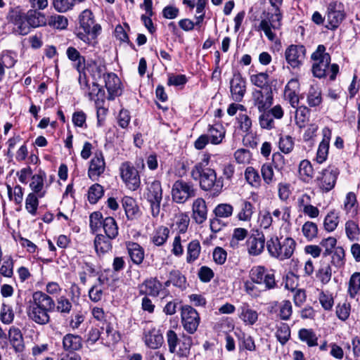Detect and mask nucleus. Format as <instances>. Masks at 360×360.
<instances>
[{
  "label": "nucleus",
  "mask_w": 360,
  "mask_h": 360,
  "mask_svg": "<svg viewBox=\"0 0 360 360\" xmlns=\"http://www.w3.org/2000/svg\"><path fill=\"white\" fill-rule=\"evenodd\" d=\"M55 306L54 300L48 294L36 291L27 302L26 314L28 319L35 323L46 325L50 321L49 313L54 310Z\"/></svg>",
  "instance_id": "obj_1"
},
{
  "label": "nucleus",
  "mask_w": 360,
  "mask_h": 360,
  "mask_svg": "<svg viewBox=\"0 0 360 360\" xmlns=\"http://www.w3.org/2000/svg\"><path fill=\"white\" fill-rule=\"evenodd\" d=\"M272 9L271 11H263L260 18L261 21L257 27L258 31H263L265 36L270 40L274 41L276 38L274 32L281 27L283 18L280 6L283 0H269Z\"/></svg>",
  "instance_id": "obj_2"
},
{
  "label": "nucleus",
  "mask_w": 360,
  "mask_h": 360,
  "mask_svg": "<svg viewBox=\"0 0 360 360\" xmlns=\"http://www.w3.org/2000/svg\"><path fill=\"white\" fill-rule=\"evenodd\" d=\"M311 59L314 61L312 65V72L314 77L322 78L330 73V79L334 80L339 72V66L337 64L331 65L330 56L326 53V47L323 45H319L316 50L311 54Z\"/></svg>",
  "instance_id": "obj_3"
},
{
  "label": "nucleus",
  "mask_w": 360,
  "mask_h": 360,
  "mask_svg": "<svg viewBox=\"0 0 360 360\" xmlns=\"http://www.w3.org/2000/svg\"><path fill=\"white\" fill-rule=\"evenodd\" d=\"M296 246L295 240L291 237H271L266 242V248L270 256L280 261L290 259Z\"/></svg>",
  "instance_id": "obj_4"
},
{
  "label": "nucleus",
  "mask_w": 360,
  "mask_h": 360,
  "mask_svg": "<svg viewBox=\"0 0 360 360\" xmlns=\"http://www.w3.org/2000/svg\"><path fill=\"white\" fill-rule=\"evenodd\" d=\"M195 180L200 179V188L204 191H211L214 195H219L224 186L221 178H217L215 171L210 168H201V165H195L191 171Z\"/></svg>",
  "instance_id": "obj_5"
},
{
  "label": "nucleus",
  "mask_w": 360,
  "mask_h": 360,
  "mask_svg": "<svg viewBox=\"0 0 360 360\" xmlns=\"http://www.w3.org/2000/svg\"><path fill=\"white\" fill-rule=\"evenodd\" d=\"M79 28L77 37L87 44L92 43L101 31V26L95 23L94 16L91 11L85 9L79 16Z\"/></svg>",
  "instance_id": "obj_6"
},
{
  "label": "nucleus",
  "mask_w": 360,
  "mask_h": 360,
  "mask_svg": "<svg viewBox=\"0 0 360 360\" xmlns=\"http://www.w3.org/2000/svg\"><path fill=\"white\" fill-rule=\"evenodd\" d=\"M166 341L168 350L171 354H175L180 358H186L190 355L193 345V339L191 336L183 334L179 337L175 331L169 330L166 333Z\"/></svg>",
  "instance_id": "obj_7"
},
{
  "label": "nucleus",
  "mask_w": 360,
  "mask_h": 360,
  "mask_svg": "<svg viewBox=\"0 0 360 360\" xmlns=\"http://www.w3.org/2000/svg\"><path fill=\"white\" fill-rule=\"evenodd\" d=\"M143 192V198L150 205V212L153 217H157L160 212V203L162 200V188L161 183L158 180L146 182Z\"/></svg>",
  "instance_id": "obj_8"
},
{
  "label": "nucleus",
  "mask_w": 360,
  "mask_h": 360,
  "mask_svg": "<svg viewBox=\"0 0 360 360\" xmlns=\"http://www.w3.org/2000/svg\"><path fill=\"white\" fill-rule=\"evenodd\" d=\"M346 18L344 4L338 1L330 2L327 6L326 27L328 30H336Z\"/></svg>",
  "instance_id": "obj_9"
},
{
  "label": "nucleus",
  "mask_w": 360,
  "mask_h": 360,
  "mask_svg": "<svg viewBox=\"0 0 360 360\" xmlns=\"http://www.w3.org/2000/svg\"><path fill=\"white\" fill-rule=\"evenodd\" d=\"M120 177L127 188L134 191L140 187L139 173L131 162H122L120 167Z\"/></svg>",
  "instance_id": "obj_10"
},
{
  "label": "nucleus",
  "mask_w": 360,
  "mask_h": 360,
  "mask_svg": "<svg viewBox=\"0 0 360 360\" xmlns=\"http://www.w3.org/2000/svg\"><path fill=\"white\" fill-rule=\"evenodd\" d=\"M339 174L340 171L335 166L329 165L319 173L316 179L318 187L323 192H329L335 187Z\"/></svg>",
  "instance_id": "obj_11"
},
{
  "label": "nucleus",
  "mask_w": 360,
  "mask_h": 360,
  "mask_svg": "<svg viewBox=\"0 0 360 360\" xmlns=\"http://www.w3.org/2000/svg\"><path fill=\"white\" fill-rule=\"evenodd\" d=\"M181 319L184 329L189 334H193L197 330L200 322L199 314L189 305L181 307Z\"/></svg>",
  "instance_id": "obj_12"
},
{
  "label": "nucleus",
  "mask_w": 360,
  "mask_h": 360,
  "mask_svg": "<svg viewBox=\"0 0 360 360\" xmlns=\"http://www.w3.org/2000/svg\"><path fill=\"white\" fill-rule=\"evenodd\" d=\"M195 191L191 183L183 180L176 181L172 188V197L176 203H184L190 198L195 196Z\"/></svg>",
  "instance_id": "obj_13"
},
{
  "label": "nucleus",
  "mask_w": 360,
  "mask_h": 360,
  "mask_svg": "<svg viewBox=\"0 0 360 360\" xmlns=\"http://www.w3.org/2000/svg\"><path fill=\"white\" fill-rule=\"evenodd\" d=\"M250 278L253 283L264 284L266 289H272L276 286L274 273L262 266L253 267L250 271Z\"/></svg>",
  "instance_id": "obj_14"
},
{
  "label": "nucleus",
  "mask_w": 360,
  "mask_h": 360,
  "mask_svg": "<svg viewBox=\"0 0 360 360\" xmlns=\"http://www.w3.org/2000/svg\"><path fill=\"white\" fill-rule=\"evenodd\" d=\"M143 340L148 347L153 349L160 348L164 342L160 330L156 328L150 322L145 323Z\"/></svg>",
  "instance_id": "obj_15"
},
{
  "label": "nucleus",
  "mask_w": 360,
  "mask_h": 360,
  "mask_svg": "<svg viewBox=\"0 0 360 360\" xmlns=\"http://www.w3.org/2000/svg\"><path fill=\"white\" fill-rule=\"evenodd\" d=\"M306 49L302 45H290L285 51V58L292 68H297L303 63Z\"/></svg>",
  "instance_id": "obj_16"
},
{
  "label": "nucleus",
  "mask_w": 360,
  "mask_h": 360,
  "mask_svg": "<svg viewBox=\"0 0 360 360\" xmlns=\"http://www.w3.org/2000/svg\"><path fill=\"white\" fill-rule=\"evenodd\" d=\"M9 21L13 25V30L20 35H26L30 31L25 14L18 8L13 9L8 15Z\"/></svg>",
  "instance_id": "obj_17"
},
{
  "label": "nucleus",
  "mask_w": 360,
  "mask_h": 360,
  "mask_svg": "<svg viewBox=\"0 0 360 360\" xmlns=\"http://www.w3.org/2000/svg\"><path fill=\"white\" fill-rule=\"evenodd\" d=\"M252 100L259 112L269 109L273 103V95L271 88L264 90H255L252 92Z\"/></svg>",
  "instance_id": "obj_18"
},
{
  "label": "nucleus",
  "mask_w": 360,
  "mask_h": 360,
  "mask_svg": "<svg viewBox=\"0 0 360 360\" xmlns=\"http://www.w3.org/2000/svg\"><path fill=\"white\" fill-rule=\"evenodd\" d=\"M230 91L232 99L236 102L243 100L246 92V82L239 72H235L230 81Z\"/></svg>",
  "instance_id": "obj_19"
},
{
  "label": "nucleus",
  "mask_w": 360,
  "mask_h": 360,
  "mask_svg": "<svg viewBox=\"0 0 360 360\" xmlns=\"http://www.w3.org/2000/svg\"><path fill=\"white\" fill-rule=\"evenodd\" d=\"M246 245L250 255H259L264 251L265 247L264 235L258 231L251 234L246 241Z\"/></svg>",
  "instance_id": "obj_20"
},
{
  "label": "nucleus",
  "mask_w": 360,
  "mask_h": 360,
  "mask_svg": "<svg viewBox=\"0 0 360 360\" xmlns=\"http://www.w3.org/2000/svg\"><path fill=\"white\" fill-rule=\"evenodd\" d=\"M105 162L101 152H96L91 160L88 169V176L92 181H97L104 172Z\"/></svg>",
  "instance_id": "obj_21"
},
{
  "label": "nucleus",
  "mask_w": 360,
  "mask_h": 360,
  "mask_svg": "<svg viewBox=\"0 0 360 360\" xmlns=\"http://www.w3.org/2000/svg\"><path fill=\"white\" fill-rule=\"evenodd\" d=\"M105 86L108 90V100H114L115 97L122 94L121 82L119 77L113 72L103 74Z\"/></svg>",
  "instance_id": "obj_22"
},
{
  "label": "nucleus",
  "mask_w": 360,
  "mask_h": 360,
  "mask_svg": "<svg viewBox=\"0 0 360 360\" xmlns=\"http://www.w3.org/2000/svg\"><path fill=\"white\" fill-rule=\"evenodd\" d=\"M322 134L323 139L319 145L316 156V161L319 164L324 162L327 159L332 132L329 128L325 127Z\"/></svg>",
  "instance_id": "obj_23"
},
{
  "label": "nucleus",
  "mask_w": 360,
  "mask_h": 360,
  "mask_svg": "<svg viewBox=\"0 0 360 360\" xmlns=\"http://www.w3.org/2000/svg\"><path fill=\"white\" fill-rule=\"evenodd\" d=\"M300 84L297 79H291L285 87L284 97L292 107L296 108L299 103L297 95Z\"/></svg>",
  "instance_id": "obj_24"
},
{
  "label": "nucleus",
  "mask_w": 360,
  "mask_h": 360,
  "mask_svg": "<svg viewBox=\"0 0 360 360\" xmlns=\"http://www.w3.org/2000/svg\"><path fill=\"white\" fill-rule=\"evenodd\" d=\"M238 312V317L246 325L252 326L257 321L258 313L246 302L239 307Z\"/></svg>",
  "instance_id": "obj_25"
},
{
  "label": "nucleus",
  "mask_w": 360,
  "mask_h": 360,
  "mask_svg": "<svg viewBox=\"0 0 360 360\" xmlns=\"http://www.w3.org/2000/svg\"><path fill=\"white\" fill-rule=\"evenodd\" d=\"M10 344L16 353H22L25 349V343L20 330L16 327H11L8 331Z\"/></svg>",
  "instance_id": "obj_26"
},
{
  "label": "nucleus",
  "mask_w": 360,
  "mask_h": 360,
  "mask_svg": "<svg viewBox=\"0 0 360 360\" xmlns=\"http://www.w3.org/2000/svg\"><path fill=\"white\" fill-rule=\"evenodd\" d=\"M162 285L159 281L156 278H150L140 285L139 290L140 293L142 295L157 297L162 290Z\"/></svg>",
  "instance_id": "obj_27"
},
{
  "label": "nucleus",
  "mask_w": 360,
  "mask_h": 360,
  "mask_svg": "<svg viewBox=\"0 0 360 360\" xmlns=\"http://www.w3.org/2000/svg\"><path fill=\"white\" fill-rule=\"evenodd\" d=\"M27 21L30 27L37 28L39 27H45L47 25L46 15L37 10L30 9L26 13Z\"/></svg>",
  "instance_id": "obj_28"
},
{
  "label": "nucleus",
  "mask_w": 360,
  "mask_h": 360,
  "mask_svg": "<svg viewBox=\"0 0 360 360\" xmlns=\"http://www.w3.org/2000/svg\"><path fill=\"white\" fill-rule=\"evenodd\" d=\"M82 347V339L79 335L69 333L63 338V347L67 352L74 354L75 351L80 349Z\"/></svg>",
  "instance_id": "obj_29"
},
{
  "label": "nucleus",
  "mask_w": 360,
  "mask_h": 360,
  "mask_svg": "<svg viewBox=\"0 0 360 360\" xmlns=\"http://www.w3.org/2000/svg\"><path fill=\"white\" fill-rule=\"evenodd\" d=\"M343 209L351 218H354L359 213V203L356 195L353 192H349L345 198Z\"/></svg>",
  "instance_id": "obj_30"
},
{
  "label": "nucleus",
  "mask_w": 360,
  "mask_h": 360,
  "mask_svg": "<svg viewBox=\"0 0 360 360\" xmlns=\"http://www.w3.org/2000/svg\"><path fill=\"white\" fill-rule=\"evenodd\" d=\"M193 217L198 224H202L207 219V206L201 198H197L193 203Z\"/></svg>",
  "instance_id": "obj_31"
},
{
  "label": "nucleus",
  "mask_w": 360,
  "mask_h": 360,
  "mask_svg": "<svg viewBox=\"0 0 360 360\" xmlns=\"http://www.w3.org/2000/svg\"><path fill=\"white\" fill-rule=\"evenodd\" d=\"M66 54L68 59L75 63L74 66L79 72H82L85 69V58L80 53L72 46L67 49Z\"/></svg>",
  "instance_id": "obj_32"
},
{
  "label": "nucleus",
  "mask_w": 360,
  "mask_h": 360,
  "mask_svg": "<svg viewBox=\"0 0 360 360\" xmlns=\"http://www.w3.org/2000/svg\"><path fill=\"white\" fill-rule=\"evenodd\" d=\"M111 240L107 236L96 235L94 239V247L98 255H104L112 250Z\"/></svg>",
  "instance_id": "obj_33"
},
{
  "label": "nucleus",
  "mask_w": 360,
  "mask_h": 360,
  "mask_svg": "<svg viewBox=\"0 0 360 360\" xmlns=\"http://www.w3.org/2000/svg\"><path fill=\"white\" fill-rule=\"evenodd\" d=\"M225 129L219 124L210 125L206 135L209 136L210 143L214 145H218L221 143L225 136Z\"/></svg>",
  "instance_id": "obj_34"
},
{
  "label": "nucleus",
  "mask_w": 360,
  "mask_h": 360,
  "mask_svg": "<svg viewBox=\"0 0 360 360\" xmlns=\"http://www.w3.org/2000/svg\"><path fill=\"white\" fill-rule=\"evenodd\" d=\"M122 202L127 219L130 220L135 219L139 212V208L135 200L131 197L124 196Z\"/></svg>",
  "instance_id": "obj_35"
},
{
  "label": "nucleus",
  "mask_w": 360,
  "mask_h": 360,
  "mask_svg": "<svg viewBox=\"0 0 360 360\" xmlns=\"http://www.w3.org/2000/svg\"><path fill=\"white\" fill-rule=\"evenodd\" d=\"M310 196L307 194H304L298 200L300 207H302V212L304 214L310 218H316L319 214V210L316 207L309 204Z\"/></svg>",
  "instance_id": "obj_36"
},
{
  "label": "nucleus",
  "mask_w": 360,
  "mask_h": 360,
  "mask_svg": "<svg viewBox=\"0 0 360 360\" xmlns=\"http://www.w3.org/2000/svg\"><path fill=\"white\" fill-rule=\"evenodd\" d=\"M127 250L133 263L136 264L142 263L144 259V250L140 245L136 243H129L127 245Z\"/></svg>",
  "instance_id": "obj_37"
},
{
  "label": "nucleus",
  "mask_w": 360,
  "mask_h": 360,
  "mask_svg": "<svg viewBox=\"0 0 360 360\" xmlns=\"http://www.w3.org/2000/svg\"><path fill=\"white\" fill-rule=\"evenodd\" d=\"M253 209V205L250 202L245 200H241L237 219L239 221H250L254 213Z\"/></svg>",
  "instance_id": "obj_38"
},
{
  "label": "nucleus",
  "mask_w": 360,
  "mask_h": 360,
  "mask_svg": "<svg viewBox=\"0 0 360 360\" xmlns=\"http://www.w3.org/2000/svg\"><path fill=\"white\" fill-rule=\"evenodd\" d=\"M200 251L201 246L200 242L198 240L191 241L187 246L186 262L188 264H193L198 259Z\"/></svg>",
  "instance_id": "obj_39"
},
{
  "label": "nucleus",
  "mask_w": 360,
  "mask_h": 360,
  "mask_svg": "<svg viewBox=\"0 0 360 360\" xmlns=\"http://www.w3.org/2000/svg\"><path fill=\"white\" fill-rule=\"evenodd\" d=\"M103 229L109 238L115 239L118 236V226L113 217H108L103 220Z\"/></svg>",
  "instance_id": "obj_40"
},
{
  "label": "nucleus",
  "mask_w": 360,
  "mask_h": 360,
  "mask_svg": "<svg viewBox=\"0 0 360 360\" xmlns=\"http://www.w3.org/2000/svg\"><path fill=\"white\" fill-rule=\"evenodd\" d=\"M47 25L57 30H65L68 25V20L64 15L53 14L46 17Z\"/></svg>",
  "instance_id": "obj_41"
},
{
  "label": "nucleus",
  "mask_w": 360,
  "mask_h": 360,
  "mask_svg": "<svg viewBox=\"0 0 360 360\" xmlns=\"http://www.w3.org/2000/svg\"><path fill=\"white\" fill-rule=\"evenodd\" d=\"M307 101L310 107H316L322 102L321 92L317 86L311 85L309 89Z\"/></svg>",
  "instance_id": "obj_42"
},
{
  "label": "nucleus",
  "mask_w": 360,
  "mask_h": 360,
  "mask_svg": "<svg viewBox=\"0 0 360 360\" xmlns=\"http://www.w3.org/2000/svg\"><path fill=\"white\" fill-rule=\"evenodd\" d=\"M269 75L266 72H259L251 75L250 81L252 84L264 90L266 88H271L269 86Z\"/></svg>",
  "instance_id": "obj_43"
},
{
  "label": "nucleus",
  "mask_w": 360,
  "mask_h": 360,
  "mask_svg": "<svg viewBox=\"0 0 360 360\" xmlns=\"http://www.w3.org/2000/svg\"><path fill=\"white\" fill-rule=\"evenodd\" d=\"M46 177L44 172L39 174H35L32 178L30 183V188L34 191V193H37L38 197L42 198L44 195V191H42L44 187V180Z\"/></svg>",
  "instance_id": "obj_44"
},
{
  "label": "nucleus",
  "mask_w": 360,
  "mask_h": 360,
  "mask_svg": "<svg viewBox=\"0 0 360 360\" xmlns=\"http://www.w3.org/2000/svg\"><path fill=\"white\" fill-rule=\"evenodd\" d=\"M169 230L166 226H159L153 232L152 236L153 243L158 246L162 245L169 237Z\"/></svg>",
  "instance_id": "obj_45"
},
{
  "label": "nucleus",
  "mask_w": 360,
  "mask_h": 360,
  "mask_svg": "<svg viewBox=\"0 0 360 360\" xmlns=\"http://www.w3.org/2000/svg\"><path fill=\"white\" fill-rule=\"evenodd\" d=\"M360 291V272L354 273L349 281L347 292L351 298H355Z\"/></svg>",
  "instance_id": "obj_46"
},
{
  "label": "nucleus",
  "mask_w": 360,
  "mask_h": 360,
  "mask_svg": "<svg viewBox=\"0 0 360 360\" xmlns=\"http://www.w3.org/2000/svg\"><path fill=\"white\" fill-rule=\"evenodd\" d=\"M85 0H53V6L59 13H65L72 10L77 3L84 2Z\"/></svg>",
  "instance_id": "obj_47"
},
{
  "label": "nucleus",
  "mask_w": 360,
  "mask_h": 360,
  "mask_svg": "<svg viewBox=\"0 0 360 360\" xmlns=\"http://www.w3.org/2000/svg\"><path fill=\"white\" fill-rule=\"evenodd\" d=\"M245 178L252 187L259 188L261 186V178L258 172L252 167H248L245 171Z\"/></svg>",
  "instance_id": "obj_48"
},
{
  "label": "nucleus",
  "mask_w": 360,
  "mask_h": 360,
  "mask_svg": "<svg viewBox=\"0 0 360 360\" xmlns=\"http://www.w3.org/2000/svg\"><path fill=\"white\" fill-rule=\"evenodd\" d=\"M310 110L306 106H300L296 110L295 122L300 128L304 127L309 120Z\"/></svg>",
  "instance_id": "obj_49"
},
{
  "label": "nucleus",
  "mask_w": 360,
  "mask_h": 360,
  "mask_svg": "<svg viewBox=\"0 0 360 360\" xmlns=\"http://www.w3.org/2000/svg\"><path fill=\"white\" fill-rule=\"evenodd\" d=\"M345 233L350 241L358 240L360 236V229L357 223L349 220L345 223Z\"/></svg>",
  "instance_id": "obj_50"
},
{
  "label": "nucleus",
  "mask_w": 360,
  "mask_h": 360,
  "mask_svg": "<svg viewBox=\"0 0 360 360\" xmlns=\"http://www.w3.org/2000/svg\"><path fill=\"white\" fill-rule=\"evenodd\" d=\"M299 338L302 342H305L309 347L318 345V338L316 334L310 329L302 328L299 330Z\"/></svg>",
  "instance_id": "obj_51"
},
{
  "label": "nucleus",
  "mask_w": 360,
  "mask_h": 360,
  "mask_svg": "<svg viewBox=\"0 0 360 360\" xmlns=\"http://www.w3.org/2000/svg\"><path fill=\"white\" fill-rule=\"evenodd\" d=\"M248 231L244 228H236L233 231L232 236L230 240V246L233 249L238 248L239 242L247 238Z\"/></svg>",
  "instance_id": "obj_52"
},
{
  "label": "nucleus",
  "mask_w": 360,
  "mask_h": 360,
  "mask_svg": "<svg viewBox=\"0 0 360 360\" xmlns=\"http://www.w3.org/2000/svg\"><path fill=\"white\" fill-rule=\"evenodd\" d=\"M339 224L338 214L335 211H330L324 219L323 226L325 230L328 232L333 231Z\"/></svg>",
  "instance_id": "obj_53"
},
{
  "label": "nucleus",
  "mask_w": 360,
  "mask_h": 360,
  "mask_svg": "<svg viewBox=\"0 0 360 360\" xmlns=\"http://www.w3.org/2000/svg\"><path fill=\"white\" fill-rule=\"evenodd\" d=\"M299 173L304 181L311 179L314 174V169L311 164L307 160H303L299 165Z\"/></svg>",
  "instance_id": "obj_54"
},
{
  "label": "nucleus",
  "mask_w": 360,
  "mask_h": 360,
  "mask_svg": "<svg viewBox=\"0 0 360 360\" xmlns=\"http://www.w3.org/2000/svg\"><path fill=\"white\" fill-rule=\"evenodd\" d=\"M261 115L259 117V123L262 129L270 130L274 128L275 122L271 116V112L266 110L260 112Z\"/></svg>",
  "instance_id": "obj_55"
},
{
  "label": "nucleus",
  "mask_w": 360,
  "mask_h": 360,
  "mask_svg": "<svg viewBox=\"0 0 360 360\" xmlns=\"http://www.w3.org/2000/svg\"><path fill=\"white\" fill-rule=\"evenodd\" d=\"M276 337L282 345L288 342L290 337V329L288 324L282 323L277 327Z\"/></svg>",
  "instance_id": "obj_56"
},
{
  "label": "nucleus",
  "mask_w": 360,
  "mask_h": 360,
  "mask_svg": "<svg viewBox=\"0 0 360 360\" xmlns=\"http://www.w3.org/2000/svg\"><path fill=\"white\" fill-rule=\"evenodd\" d=\"M345 253L342 247H337L333 252L331 263L337 268H342L345 263Z\"/></svg>",
  "instance_id": "obj_57"
},
{
  "label": "nucleus",
  "mask_w": 360,
  "mask_h": 360,
  "mask_svg": "<svg viewBox=\"0 0 360 360\" xmlns=\"http://www.w3.org/2000/svg\"><path fill=\"white\" fill-rule=\"evenodd\" d=\"M88 89L87 95L90 100L94 101L96 103V101L105 99L104 90L96 82H93L92 86Z\"/></svg>",
  "instance_id": "obj_58"
},
{
  "label": "nucleus",
  "mask_w": 360,
  "mask_h": 360,
  "mask_svg": "<svg viewBox=\"0 0 360 360\" xmlns=\"http://www.w3.org/2000/svg\"><path fill=\"white\" fill-rule=\"evenodd\" d=\"M302 231L308 240H311L317 236L318 227L315 223L307 221L303 224Z\"/></svg>",
  "instance_id": "obj_59"
},
{
  "label": "nucleus",
  "mask_w": 360,
  "mask_h": 360,
  "mask_svg": "<svg viewBox=\"0 0 360 360\" xmlns=\"http://www.w3.org/2000/svg\"><path fill=\"white\" fill-rule=\"evenodd\" d=\"M103 195V188L98 184L92 185L88 191V199L90 203L95 204Z\"/></svg>",
  "instance_id": "obj_60"
},
{
  "label": "nucleus",
  "mask_w": 360,
  "mask_h": 360,
  "mask_svg": "<svg viewBox=\"0 0 360 360\" xmlns=\"http://www.w3.org/2000/svg\"><path fill=\"white\" fill-rule=\"evenodd\" d=\"M316 278L323 284H327L331 279L332 271L329 264H323L320 266L316 272Z\"/></svg>",
  "instance_id": "obj_61"
},
{
  "label": "nucleus",
  "mask_w": 360,
  "mask_h": 360,
  "mask_svg": "<svg viewBox=\"0 0 360 360\" xmlns=\"http://www.w3.org/2000/svg\"><path fill=\"white\" fill-rule=\"evenodd\" d=\"M233 212V206L228 203L219 204L214 210L215 216L220 218H228L232 215Z\"/></svg>",
  "instance_id": "obj_62"
},
{
  "label": "nucleus",
  "mask_w": 360,
  "mask_h": 360,
  "mask_svg": "<svg viewBox=\"0 0 360 360\" xmlns=\"http://www.w3.org/2000/svg\"><path fill=\"white\" fill-rule=\"evenodd\" d=\"M38 205L39 201L36 194L34 193H29L25 200V209L27 211L32 215L35 216Z\"/></svg>",
  "instance_id": "obj_63"
},
{
  "label": "nucleus",
  "mask_w": 360,
  "mask_h": 360,
  "mask_svg": "<svg viewBox=\"0 0 360 360\" xmlns=\"http://www.w3.org/2000/svg\"><path fill=\"white\" fill-rule=\"evenodd\" d=\"M234 158L237 163L242 165L249 164L252 160L251 153L245 148L238 149L234 153Z\"/></svg>",
  "instance_id": "obj_64"
}]
</instances>
